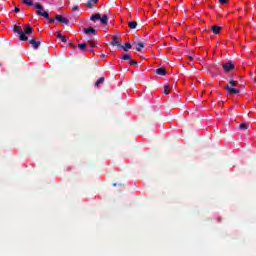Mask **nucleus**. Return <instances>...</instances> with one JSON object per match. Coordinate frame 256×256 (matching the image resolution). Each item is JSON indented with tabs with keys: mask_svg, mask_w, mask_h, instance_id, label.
Masks as SVG:
<instances>
[{
	"mask_svg": "<svg viewBox=\"0 0 256 256\" xmlns=\"http://www.w3.org/2000/svg\"><path fill=\"white\" fill-rule=\"evenodd\" d=\"M13 31L14 33H17L18 35H20L19 37L20 41H29V37H27V35H24L23 30L21 29V26L14 25Z\"/></svg>",
	"mask_w": 256,
	"mask_h": 256,
	"instance_id": "2",
	"label": "nucleus"
},
{
	"mask_svg": "<svg viewBox=\"0 0 256 256\" xmlns=\"http://www.w3.org/2000/svg\"><path fill=\"white\" fill-rule=\"evenodd\" d=\"M164 93L165 95H169V93H171V91L169 90V85L164 86Z\"/></svg>",
	"mask_w": 256,
	"mask_h": 256,
	"instance_id": "23",
	"label": "nucleus"
},
{
	"mask_svg": "<svg viewBox=\"0 0 256 256\" xmlns=\"http://www.w3.org/2000/svg\"><path fill=\"white\" fill-rule=\"evenodd\" d=\"M240 129H247V124L246 123H242L240 124Z\"/></svg>",
	"mask_w": 256,
	"mask_h": 256,
	"instance_id": "25",
	"label": "nucleus"
},
{
	"mask_svg": "<svg viewBox=\"0 0 256 256\" xmlns=\"http://www.w3.org/2000/svg\"><path fill=\"white\" fill-rule=\"evenodd\" d=\"M222 69H224L226 73H229L235 69V64H233L231 61H228L222 64Z\"/></svg>",
	"mask_w": 256,
	"mask_h": 256,
	"instance_id": "3",
	"label": "nucleus"
},
{
	"mask_svg": "<svg viewBox=\"0 0 256 256\" xmlns=\"http://www.w3.org/2000/svg\"><path fill=\"white\" fill-rule=\"evenodd\" d=\"M128 27L130 29H137V22L136 21L128 22Z\"/></svg>",
	"mask_w": 256,
	"mask_h": 256,
	"instance_id": "19",
	"label": "nucleus"
},
{
	"mask_svg": "<svg viewBox=\"0 0 256 256\" xmlns=\"http://www.w3.org/2000/svg\"><path fill=\"white\" fill-rule=\"evenodd\" d=\"M143 47H145V43L143 42H139L137 45H136V51H139L141 52Z\"/></svg>",
	"mask_w": 256,
	"mask_h": 256,
	"instance_id": "17",
	"label": "nucleus"
},
{
	"mask_svg": "<svg viewBox=\"0 0 256 256\" xmlns=\"http://www.w3.org/2000/svg\"><path fill=\"white\" fill-rule=\"evenodd\" d=\"M97 3H99V0H88L86 5L89 9H93Z\"/></svg>",
	"mask_w": 256,
	"mask_h": 256,
	"instance_id": "10",
	"label": "nucleus"
},
{
	"mask_svg": "<svg viewBox=\"0 0 256 256\" xmlns=\"http://www.w3.org/2000/svg\"><path fill=\"white\" fill-rule=\"evenodd\" d=\"M55 21H57V19H55V18H50L49 19V23H55Z\"/></svg>",
	"mask_w": 256,
	"mask_h": 256,
	"instance_id": "30",
	"label": "nucleus"
},
{
	"mask_svg": "<svg viewBox=\"0 0 256 256\" xmlns=\"http://www.w3.org/2000/svg\"><path fill=\"white\" fill-rule=\"evenodd\" d=\"M30 45H32L33 49H39L41 46V41H37L35 39H30L29 40Z\"/></svg>",
	"mask_w": 256,
	"mask_h": 256,
	"instance_id": "7",
	"label": "nucleus"
},
{
	"mask_svg": "<svg viewBox=\"0 0 256 256\" xmlns=\"http://www.w3.org/2000/svg\"><path fill=\"white\" fill-rule=\"evenodd\" d=\"M110 45H112V47H121V42L119 41V37L118 36H114L112 38V41L110 42Z\"/></svg>",
	"mask_w": 256,
	"mask_h": 256,
	"instance_id": "6",
	"label": "nucleus"
},
{
	"mask_svg": "<svg viewBox=\"0 0 256 256\" xmlns=\"http://www.w3.org/2000/svg\"><path fill=\"white\" fill-rule=\"evenodd\" d=\"M84 33L86 35L92 34V35H97V31L95 30V28L93 27H89V28H84Z\"/></svg>",
	"mask_w": 256,
	"mask_h": 256,
	"instance_id": "8",
	"label": "nucleus"
},
{
	"mask_svg": "<svg viewBox=\"0 0 256 256\" xmlns=\"http://www.w3.org/2000/svg\"><path fill=\"white\" fill-rule=\"evenodd\" d=\"M57 39H61L63 37V34H61V31H57Z\"/></svg>",
	"mask_w": 256,
	"mask_h": 256,
	"instance_id": "27",
	"label": "nucleus"
},
{
	"mask_svg": "<svg viewBox=\"0 0 256 256\" xmlns=\"http://www.w3.org/2000/svg\"><path fill=\"white\" fill-rule=\"evenodd\" d=\"M99 19H101V14H99V13L93 14L90 17V21H99Z\"/></svg>",
	"mask_w": 256,
	"mask_h": 256,
	"instance_id": "16",
	"label": "nucleus"
},
{
	"mask_svg": "<svg viewBox=\"0 0 256 256\" xmlns=\"http://www.w3.org/2000/svg\"><path fill=\"white\" fill-rule=\"evenodd\" d=\"M212 32L214 35H219L221 33V26H212Z\"/></svg>",
	"mask_w": 256,
	"mask_h": 256,
	"instance_id": "13",
	"label": "nucleus"
},
{
	"mask_svg": "<svg viewBox=\"0 0 256 256\" xmlns=\"http://www.w3.org/2000/svg\"><path fill=\"white\" fill-rule=\"evenodd\" d=\"M78 49H80V51H83L84 53H87V43L78 44Z\"/></svg>",
	"mask_w": 256,
	"mask_h": 256,
	"instance_id": "14",
	"label": "nucleus"
},
{
	"mask_svg": "<svg viewBox=\"0 0 256 256\" xmlns=\"http://www.w3.org/2000/svg\"><path fill=\"white\" fill-rule=\"evenodd\" d=\"M91 47L95 48V47H97V45L95 43H91Z\"/></svg>",
	"mask_w": 256,
	"mask_h": 256,
	"instance_id": "33",
	"label": "nucleus"
},
{
	"mask_svg": "<svg viewBox=\"0 0 256 256\" xmlns=\"http://www.w3.org/2000/svg\"><path fill=\"white\" fill-rule=\"evenodd\" d=\"M229 85H230L229 87H237V85H239V82L237 80L231 79L229 81Z\"/></svg>",
	"mask_w": 256,
	"mask_h": 256,
	"instance_id": "20",
	"label": "nucleus"
},
{
	"mask_svg": "<svg viewBox=\"0 0 256 256\" xmlns=\"http://www.w3.org/2000/svg\"><path fill=\"white\" fill-rule=\"evenodd\" d=\"M113 187H117V183H114V184H113Z\"/></svg>",
	"mask_w": 256,
	"mask_h": 256,
	"instance_id": "35",
	"label": "nucleus"
},
{
	"mask_svg": "<svg viewBox=\"0 0 256 256\" xmlns=\"http://www.w3.org/2000/svg\"><path fill=\"white\" fill-rule=\"evenodd\" d=\"M14 11H15V13H19V11H21V9H19V7H15Z\"/></svg>",
	"mask_w": 256,
	"mask_h": 256,
	"instance_id": "31",
	"label": "nucleus"
},
{
	"mask_svg": "<svg viewBox=\"0 0 256 256\" xmlns=\"http://www.w3.org/2000/svg\"><path fill=\"white\" fill-rule=\"evenodd\" d=\"M34 7L35 9H38L36 11L37 15H39L40 17H44V19H49V12L45 11V8L43 7V5H41V3H34Z\"/></svg>",
	"mask_w": 256,
	"mask_h": 256,
	"instance_id": "1",
	"label": "nucleus"
},
{
	"mask_svg": "<svg viewBox=\"0 0 256 256\" xmlns=\"http://www.w3.org/2000/svg\"><path fill=\"white\" fill-rule=\"evenodd\" d=\"M219 3H221V5H226V3H229V0H219Z\"/></svg>",
	"mask_w": 256,
	"mask_h": 256,
	"instance_id": "24",
	"label": "nucleus"
},
{
	"mask_svg": "<svg viewBox=\"0 0 256 256\" xmlns=\"http://www.w3.org/2000/svg\"><path fill=\"white\" fill-rule=\"evenodd\" d=\"M122 61H131V55L125 54L121 58Z\"/></svg>",
	"mask_w": 256,
	"mask_h": 256,
	"instance_id": "21",
	"label": "nucleus"
},
{
	"mask_svg": "<svg viewBox=\"0 0 256 256\" xmlns=\"http://www.w3.org/2000/svg\"><path fill=\"white\" fill-rule=\"evenodd\" d=\"M100 57L103 59L105 58V54H101Z\"/></svg>",
	"mask_w": 256,
	"mask_h": 256,
	"instance_id": "34",
	"label": "nucleus"
},
{
	"mask_svg": "<svg viewBox=\"0 0 256 256\" xmlns=\"http://www.w3.org/2000/svg\"><path fill=\"white\" fill-rule=\"evenodd\" d=\"M129 65H137V61L131 60V61L129 62Z\"/></svg>",
	"mask_w": 256,
	"mask_h": 256,
	"instance_id": "28",
	"label": "nucleus"
},
{
	"mask_svg": "<svg viewBox=\"0 0 256 256\" xmlns=\"http://www.w3.org/2000/svg\"><path fill=\"white\" fill-rule=\"evenodd\" d=\"M131 43L127 42L125 43V45H122L120 46V49H123V51H129V49H131Z\"/></svg>",
	"mask_w": 256,
	"mask_h": 256,
	"instance_id": "15",
	"label": "nucleus"
},
{
	"mask_svg": "<svg viewBox=\"0 0 256 256\" xmlns=\"http://www.w3.org/2000/svg\"><path fill=\"white\" fill-rule=\"evenodd\" d=\"M108 22L109 20L106 14H104L102 17L100 16V23H102V25H107Z\"/></svg>",
	"mask_w": 256,
	"mask_h": 256,
	"instance_id": "12",
	"label": "nucleus"
},
{
	"mask_svg": "<svg viewBox=\"0 0 256 256\" xmlns=\"http://www.w3.org/2000/svg\"><path fill=\"white\" fill-rule=\"evenodd\" d=\"M60 40L62 41V43H67V37L65 36H62Z\"/></svg>",
	"mask_w": 256,
	"mask_h": 256,
	"instance_id": "26",
	"label": "nucleus"
},
{
	"mask_svg": "<svg viewBox=\"0 0 256 256\" xmlns=\"http://www.w3.org/2000/svg\"><path fill=\"white\" fill-rule=\"evenodd\" d=\"M72 11H79V6H73Z\"/></svg>",
	"mask_w": 256,
	"mask_h": 256,
	"instance_id": "29",
	"label": "nucleus"
},
{
	"mask_svg": "<svg viewBox=\"0 0 256 256\" xmlns=\"http://www.w3.org/2000/svg\"><path fill=\"white\" fill-rule=\"evenodd\" d=\"M224 89H225L226 91H228V95H237V94L241 93V90H239V89H237V88H233V87H231V86H229V85H226V86L224 87Z\"/></svg>",
	"mask_w": 256,
	"mask_h": 256,
	"instance_id": "4",
	"label": "nucleus"
},
{
	"mask_svg": "<svg viewBox=\"0 0 256 256\" xmlns=\"http://www.w3.org/2000/svg\"><path fill=\"white\" fill-rule=\"evenodd\" d=\"M254 81L256 82V78L254 79Z\"/></svg>",
	"mask_w": 256,
	"mask_h": 256,
	"instance_id": "36",
	"label": "nucleus"
},
{
	"mask_svg": "<svg viewBox=\"0 0 256 256\" xmlns=\"http://www.w3.org/2000/svg\"><path fill=\"white\" fill-rule=\"evenodd\" d=\"M105 82V77H100L96 83H95V87H99V85L103 84Z\"/></svg>",
	"mask_w": 256,
	"mask_h": 256,
	"instance_id": "18",
	"label": "nucleus"
},
{
	"mask_svg": "<svg viewBox=\"0 0 256 256\" xmlns=\"http://www.w3.org/2000/svg\"><path fill=\"white\" fill-rule=\"evenodd\" d=\"M24 35H31L33 33V27L30 24L26 25V28L23 30Z\"/></svg>",
	"mask_w": 256,
	"mask_h": 256,
	"instance_id": "9",
	"label": "nucleus"
},
{
	"mask_svg": "<svg viewBox=\"0 0 256 256\" xmlns=\"http://www.w3.org/2000/svg\"><path fill=\"white\" fill-rule=\"evenodd\" d=\"M22 3L28 6H31V5L35 6V4H33V0H22Z\"/></svg>",
	"mask_w": 256,
	"mask_h": 256,
	"instance_id": "22",
	"label": "nucleus"
},
{
	"mask_svg": "<svg viewBox=\"0 0 256 256\" xmlns=\"http://www.w3.org/2000/svg\"><path fill=\"white\" fill-rule=\"evenodd\" d=\"M155 73L157 74V75H162V76H165V75H167V70H165V68H158V69H156L155 70Z\"/></svg>",
	"mask_w": 256,
	"mask_h": 256,
	"instance_id": "11",
	"label": "nucleus"
},
{
	"mask_svg": "<svg viewBox=\"0 0 256 256\" xmlns=\"http://www.w3.org/2000/svg\"><path fill=\"white\" fill-rule=\"evenodd\" d=\"M69 45H70V47H73L74 49L77 48V46H75V44H73V43H70Z\"/></svg>",
	"mask_w": 256,
	"mask_h": 256,
	"instance_id": "32",
	"label": "nucleus"
},
{
	"mask_svg": "<svg viewBox=\"0 0 256 256\" xmlns=\"http://www.w3.org/2000/svg\"><path fill=\"white\" fill-rule=\"evenodd\" d=\"M56 21H58V23H63L64 25H69V19L57 14L55 16Z\"/></svg>",
	"mask_w": 256,
	"mask_h": 256,
	"instance_id": "5",
	"label": "nucleus"
}]
</instances>
